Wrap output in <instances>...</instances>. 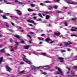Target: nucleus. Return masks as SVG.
Masks as SVG:
<instances>
[{
  "label": "nucleus",
  "mask_w": 77,
  "mask_h": 77,
  "mask_svg": "<svg viewBox=\"0 0 77 77\" xmlns=\"http://www.w3.org/2000/svg\"><path fill=\"white\" fill-rule=\"evenodd\" d=\"M55 68H56V69H57L58 71L59 72H57V74H60L62 75L63 73L62 70V69H60V68H58L57 67H55Z\"/></svg>",
  "instance_id": "obj_1"
},
{
  "label": "nucleus",
  "mask_w": 77,
  "mask_h": 77,
  "mask_svg": "<svg viewBox=\"0 0 77 77\" xmlns=\"http://www.w3.org/2000/svg\"><path fill=\"white\" fill-rule=\"evenodd\" d=\"M45 40L46 42H48V43L52 44L53 42H54V41H52L50 42H49V41H52V40L50 39V38L49 37L47 38Z\"/></svg>",
  "instance_id": "obj_2"
},
{
  "label": "nucleus",
  "mask_w": 77,
  "mask_h": 77,
  "mask_svg": "<svg viewBox=\"0 0 77 77\" xmlns=\"http://www.w3.org/2000/svg\"><path fill=\"white\" fill-rule=\"evenodd\" d=\"M31 68L32 69H33V70H35V69H39V68H41V66H40L39 67H35L34 66H31Z\"/></svg>",
  "instance_id": "obj_3"
},
{
  "label": "nucleus",
  "mask_w": 77,
  "mask_h": 77,
  "mask_svg": "<svg viewBox=\"0 0 77 77\" xmlns=\"http://www.w3.org/2000/svg\"><path fill=\"white\" fill-rule=\"evenodd\" d=\"M27 21L28 22H29V23H33V24H34L35 25H36V24H37L33 20H27Z\"/></svg>",
  "instance_id": "obj_4"
},
{
  "label": "nucleus",
  "mask_w": 77,
  "mask_h": 77,
  "mask_svg": "<svg viewBox=\"0 0 77 77\" xmlns=\"http://www.w3.org/2000/svg\"><path fill=\"white\" fill-rule=\"evenodd\" d=\"M6 68L7 69V71H11V69L9 67V66L7 65L6 66Z\"/></svg>",
  "instance_id": "obj_5"
},
{
  "label": "nucleus",
  "mask_w": 77,
  "mask_h": 77,
  "mask_svg": "<svg viewBox=\"0 0 77 77\" xmlns=\"http://www.w3.org/2000/svg\"><path fill=\"white\" fill-rule=\"evenodd\" d=\"M3 57H2L0 58V64H1L2 62H3Z\"/></svg>",
  "instance_id": "obj_6"
},
{
  "label": "nucleus",
  "mask_w": 77,
  "mask_h": 77,
  "mask_svg": "<svg viewBox=\"0 0 77 77\" xmlns=\"http://www.w3.org/2000/svg\"><path fill=\"white\" fill-rule=\"evenodd\" d=\"M55 35H56V36H59L60 35V33L59 32L57 33L54 32Z\"/></svg>",
  "instance_id": "obj_7"
},
{
  "label": "nucleus",
  "mask_w": 77,
  "mask_h": 77,
  "mask_svg": "<svg viewBox=\"0 0 77 77\" xmlns=\"http://www.w3.org/2000/svg\"><path fill=\"white\" fill-rule=\"evenodd\" d=\"M28 11L29 12H33V11H34V10H32L30 8H29L28 9Z\"/></svg>",
  "instance_id": "obj_8"
},
{
  "label": "nucleus",
  "mask_w": 77,
  "mask_h": 77,
  "mask_svg": "<svg viewBox=\"0 0 77 77\" xmlns=\"http://www.w3.org/2000/svg\"><path fill=\"white\" fill-rule=\"evenodd\" d=\"M24 47L26 48V49H28L30 48V46H24Z\"/></svg>",
  "instance_id": "obj_9"
},
{
  "label": "nucleus",
  "mask_w": 77,
  "mask_h": 77,
  "mask_svg": "<svg viewBox=\"0 0 77 77\" xmlns=\"http://www.w3.org/2000/svg\"><path fill=\"white\" fill-rule=\"evenodd\" d=\"M25 62H27V63H28L29 64H30V63H31V62H30V61H29L28 60H25Z\"/></svg>",
  "instance_id": "obj_10"
},
{
  "label": "nucleus",
  "mask_w": 77,
  "mask_h": 77,
  "mask_svg": "<svg viewBox=\"0 0 77 77\" xmlns=\"http://www.w3.org/2000/svg\"><path fill=\"white\" fill-rule=\"evenodd\" d=\"M66 3H69V4H73V3H74L73 2L71 3L68 0L66 1Z\"/></svg>",
  "instance_id": "obj_11"
},
{
  "label": "nucleus",
  "mask_w": 77,
  "mask_h": 77,
  "mask_svg": "<svg viewBox=\"0 0 77 77\" xmlns=\"http://www.w3.org/2000/svg\"><path fill=\"white\" fill-rule=\"evenodd\" d=\"M50 17V16L49 15H47L46 16V19H49Z\"/></svg>",
  "instance_id": "obj_12"
},
{
  "label": "nucleus",
  "mask_w": 77,
  "mask_h": 77,
  "mask_svg": "<svg viewBox=\"0 0 77 77\" xmlns=\"http://www.w3.org/2000/svg\"><path fill=\"white\" fill-rule=\"evenodd\" d=\"M4 1L5 3H6V4H8L9 5H10V4H11L10 3H8V1H6V0H4Z\"/></svg>",
  "instance_id": "obj_13"
},
{
  "label": "nucleus",
  "mask_w": 77,
  "mask_h": 77,
  "mask_svg": "<svg viewBox=\"0 0 77 77\" xmlns=\"http://www.w3.org/2000/svg\"><path fill=\"white\" fill-rule=\"evenodd\" d=\"M38 39H39V40H44V38H43L42 37H41H41H38Z\"/></svg>",
  "instance_id": "obj_14"
},
{
  "label": "nucleus",
  "mask_w": 77,
  "mask_h": 77,
  "mask_svg": "<svg viewBox=\"0 0 77 77\" xmlns=\"http://www.w3.org/2000/svg\"><path fill=\"white\" fill-rule=\"evenodd\" d=\"M38 15L40 17H41V18H43V17L42 16V14L41 13H39L38 14Z\"/></svg>",
  "instance_id": "obj_15"
},
{
  "label": "nucleus",
  "mask_w": 77,
  "mask_h": 77,
  "mask_svg": "<svg viewBox=\"0 0 77 77\" xmlns=\"http://www.w3.org/2000/svg\"><path fill=\"white\" fill-rule=\"evenodd\" d=\"M24 70L23 71L20 72V74H24Z\"/></svg>",
  "instance_id": "obj_16"
},
{
  "label": "nucleus",
  "mask_w": 77,
  "mask_h": 77,
  "mask_svg": "<svg viewBox=\"0 0 77 77\" xmlns=\"http://www.w3.org/2000/svg\"><path fill=\"white\" fill-rule=\"evenodd\" d=\"M31 6L32 7H35V6H36V5L35 4H31Z\"/></svg>",
  "instance_id": "obj_17"
},
{
  "label": "nucleus",
  "mask_w": 77,
  "mask_h": 77,
  "mask_svg": "<svg viewBox=\"0 0 77 77\" xmlns=\"http://www.w3.org/2000/svg\"><path fill=\"white\" fill-rule=\"evenodd\" d=\"M71 30L72 31H73V32H75V31H77V30L76 29H71Z\"/></svg>",
  "instance_id": "obj_18"
},
{
  "label": "nucleus",
  "mask_w": 77,
  "mask_h": 77,
  "mask_svg": "<svg viewBox=\"0 0 77 77\" xmlns=\"http://www.w3.org/2000/svg\"><path fill=\"white\" fill-rule=\"evenodd\" d=\"M41 55H43V56H45V54H46V53H41Z\"/></svg>",
  "instance_id": "obj_19"
},
{
  "label": "nucleus",
  "mask_w": 77,
  "mask_h": 77,
  "mask_svg": "<svg viewBox=\"0 0 77 77\" xmlns=\"http://www.w3.org/2000/svg\"><path fill=\"white\" fill-rule=\"evenodd\" d=\"M14 36L17 38H20V36L18 35H14Z\"/></svg>",
  "instance_id": "obj_20"
},
{
  "label": "nucleus",
  "mask_w": 77,
  "mask_h": 77,
  "mask_svg": "<svg viewBox=\"0 0 77 77\" xmlns=\"http://www.w3.org/2000/svg\"><path fill=\"white\" fill-rule=\"evenodd\" d=\"M49 7L50 8H49V10H51V9H52V8H53V7L51 6L50 5H49Z\"/></svg>",
  "instance_id": "obj_21"
},
{
  "label": "nucleus",
  "mask_w": 77,
  "mask_h": 77,
  "mask_svg": "<svg viewBox=\"0 0 77 77\" xmlns=\"http://www.w3.org/2000/svg\"><path fill=\"white\" fill-rule=\"evenodd\" d=\"M58 59L60 60H63V59H64V58L62 57H59V58H58Z\"/></svg>",
  "instance_id": "obj_22"
},
{
  "label": "nucleus",
  "mask_w": 77,
  "mask_h": 77,
  "mask_svg": "<svg viewBox=\"0 0 77 77\" xmlns=\"http://www.w3.org/2000/svg\"><path fill=\"white\" fill-rule=\"evenodd\" d=\"M64 45H69V44L67 43H64Z\"/></svg>",
  "instance_id": "obj_23"
},
{
  "label": "nucleus",
  "mask_w": 77,
  "mask_h": 77,
  "mask_svg": "<svg viewBox=\"0 0 77 77\" xmlns=\"http://www.w3.org/2000/svg\"><path fill=\"white\" fill-rule=\"evenodd\" d=\"M64 23L65 26H68V24H67V22H65Z\"/></svg>",
  "instance_id": "obj_24"
},
{
  "label": "nucleus",
  "mask_w": 77,
  "mask_h": 77,
  "mask_svg": "<svg viewBox=\"0 0 77 77\" xmlns=\"http://www.w3.org/2000/svg\"><path fill=\"white\" fill-rule=\"evenodd\" d=\"M46 3H51V2L50 1H46Z\"/></svg>",
  "instance_id": "obj_25"
},
{
  "label": "nucleus",
  "mask_w": 77,
  "mask_h": 77,
  "mask_svg": "<svg viewBox=\"0 0 77 77\" xmlns=\"http://www.w3.org/2000/svg\"><path fill=\"white\" fill-rule=\"evenodd\" d=\"M23 59L24 61H25V62H26V60H27V59H26V57H23Z\"/></svg>",
  "instance_id": "obj_26"
},
{
  "label": "nucleus",
  "mask_w": 77,
  "mask_h": 77,
  "mask_svg": "<svg viewBox=\"0 0 77 77\" xmlns=\"http://www.w3.org/2000/svg\"><path fill=\"white\" fill-rule=\"evenodd\" d=\"M46 66V69H49L50 68V67L49 66Z\"/></svg>",
  "instance_id": "obj_27"
},
{
  "label": "nucleus",
  "mask_w": 77,
  "mask_h": 77,
  "mask_svg": "<svg viewBox=\"0 0 77 77\" xmlns=\"http://www.w3.org/2000/svg\"><path fill=\"white\" fill-rule=\"evenodd\" d=\"M3 17L4 19H6V16L4 15L3 16Z\"/></svg>",
  "instance_id": "obj_28"
},
{
  "label": "nucleus",
  "mask_w": 77,
  "mask_h": 77,
  "mask_svg": "<svg viewBox=\"0 0 77 77\" xmlns=\"http://www.w3.org/2000/svg\"><path fill=\"white\" fill-rule=\"evenodd\" d=\"M43 69H46V66H43Z\"/></svg>",
  "instance_id": "obj_29"
},
{
  "label": "nucleus",
  "mask_w": 77,
  "mask_h": 77,
  "mask_svg": "<svg viewBox=\"0 0 77 77\" xmlns=\"http://www.w3.org/2000/svg\"><path fill=\"white\" fill-rule=\"evenodd\" d=\"M57 13H62V11H58L57 12Z\"/></svg>",
  "instance_id": "obj_30"
},
{
  "label": "nucleus",
  "mask_w": 77,
  "mask_h": 77,
  "mask_svg": "<svg viewBox=\"0 0 77 77\" xmlns=\"http://www.w3.org/2000/svg\"><path fill=\"white\" fill-rule=\"evenodd\" d=\"M27 36L29 38H31V36L29 35H27Z\"/></svg>",
  "instance_id": "obj_31"
},
{
  "label": "nucleus",
  "mask_w": 77,
  "mask_h": 77,
  "mask_svg": "<svg viewBox=\"0 0 77 77\" xmlns=\"http://www.w3.org/2000/svg\"><path fill=\"white\" fill-rule=\"evenodd\" d=\"M1 51L2 53H3L4 52V49L1 50Z\"/></svg>",
  "instance_id": "obj_32"
},
{
  "label": "nucleus",
  "mask_w": 77,
  "mask_h": 77,
  "mask_svg": "<svg viewBox=\"0 0 77 77\" xmlns=\"http://www.w3.org/2000/svg\"><path fill=\"white\" fill-rule=\"evenodd\" d=\"M21 41L20 42H21V43H24V40H21Z\"/></svg>",
  "instance_id": "obj_33"
},
{
  "label": "nucleus",
  "mask_w": 77,
  "mask_h": 77,
  "mask_svg": "<svg viewBox=\"0 0 77 77\" xmlns=\"http://www.w3.org/2000/svg\"><path fill=\"white\" fill-rule=\"evenodd\" d=\"M15 11L17 12H21V11H20V10H15Z\"/></svg>",
  "instance_id": "obj_34"
},
{
  "label": "nucleus",
  "mask_w": 77,
  "mask_h": 77,
  "mask_svg": "<svg viewBox=\"0 0 77 77\" xmlns=\"http://www.w3.org/2000/svg\"><path fill=\"white\" fill-rule=\"evenodd\" d=\"M20 64H24V62H22L20 63Z\"/></svg>",
  "instance_id": "obj_35"
},
{
  "label": "nucleus",
  "mask_w": 77,
  "mask_h": 77,
  "mask_svg": "<svg viewBox=\"0 0 77 77\" xmlns=\"http://www.w3.org/2000/svg\"><path fill=\"white\" fill-rule=\"evenodd\" d=\"M68 51H71V50L70 48H68Z\"/></svg>",
  "instance_id": "obj_36"
},
{
  "label": "nucleus",
  "mask_w": 77,
  "mask_h": 77,
  "mask_svg": "<svg viewBox=\"0 0 77 77\" xmlns=\"http://www.w3.org/2000/svg\"><path fill=\"white\" fill-rule=\"evenodd\" d=\"M33 18L34 19H36L37 18V17L36 16H35L33 17Z\"/></svg>",
  "instance_id": "obj_37"
},
{
  "label": "nucleus",
  "mask_w": 77,
  "mask_h": 77,
  "mask_svg": "<svg viewBox=\"0 0 77 77\" xmlns=\"http://www.w3.org/2000/svg\"><path fill=\"white\" fill-rule=\"evenodd\" d=\"M43 74H44L45 75H46L47 74V73L45 72H43L42 73Z\"/></svg>",
  "instance_id": "obj_38"
},
{
  "label": "nucleus",
  "mask_w": 77,
  "mask_h": 77,
  "mask_svg": "<svg viewBox=\"0 0 77 77\" xmlns=\"http://www.w3.org/2000/svg\"><path fill=\"white\" fill-rule=\"evenodd\" d=\"M71 36H76V35H71Z\"/></svg>",
  "instance_id": "obj_39"
},
{
  "label": "nucleus",
  "mask_w": 77,
  "mask_h": 77,
  "mask_svg": "<svg viewBox=\"0 0 77 77\" xmlns=\"http://www.w3.org/2000/svg\"><path fill=\"white\" fill-rule=\"evenodd\" d=\"M63 8H64L65 9H68V8L66 7H64Z\"/></svg>",
  "instance_id": "obj_40"
},
{
  "label": "nucleus",
  "mask_w": 77,
  "mask_h": 77,
  "mask_svg": "<svg viewBox=\"0 0 77 77\" xmlns=\"http://www.w3.org/2000/svg\"><path fill=\"white\" fill-rule=\"evenodd\" d=\"M57 6H55L54 7V9H57Z\"/></svg>",
  "instance_id": "obj_41"
},
{
  "label": "nucleus",
  "mask_w": 77,
  "mask_h": 77,
  "mask_svg": "<svg viewBox=\"0 0 77 77\" xmlns=\"http://www.w3.org/2000/svg\"><path fill=\"white\" fill-rule=\"evenodd\" d=\"M19 4H20V5H22V4H23V3L21 2H19Z\"/></svg>",
  "instance_id": "obj_42"
},
{
  "label": "nucleus",
  "mask_w": 77,
  "mask_h": 77,
  "mask_svg": "<svg viewBox=\"0 0 77 77\" xmlns=\"http://www.w3.org/2000/svg\"><path fill=\"white\" fill-rule=\"evenodd\" d=\"M11 51H14V50L13 48L11 49Z\"/></svg>",
  "instance_id": "obj_43"
},
{
  "label": "nucleus",
  "mask_w": 77,
  "mask_h": 77,
  "mask_svg": "<svg viewBox=\"0 0 77 77\" xmlns=\"http://www.w3.org/2000/svg\"><path fill=\"white\" fill-rule=\"evenodd\" d=\"M0 12L1 13H3V11L0 10Z\"/></svg>",
  "instance_id": "obj_44"
},
{
  "label": "nucleus",
  "mask_w": 77,
  "mask_h": 77,
  "mask_svg": "<svg viewBox=\"0 0 77 77\" xmlns=\"http://www.w3.org/2000/svg\"><path fill=\"white\" fill-rule=\"evenodd\" d=\"M18 2V1L17 0H15V3H17V2Z\"/></svg>",
  "instance_id": "obj_45"
},
{
  "label": "nucleus",
  "mask_w": 77,
  "mask_h": 77,
  "mask_svg": "<svg viewBox=\"0 0 77 77\" xmlns=\"http://www.w3.org/2000/svg\"><path fill=\"white\" fill-rule=\"evenodd\" d=\"M40 5H42V6H44V4H43V3H40Z\"/></svg>",
  "instance_id": "obj_46"
},
{
  "label": "nucleus",
  "mask_w": 77,
  "mask_h": 77,
  "mask_svg": "<svg viewBox=\"0 0 77 77\" xmlns=\"http://www.w3.org/2000/svg\"><path fill=\"white\" fill-rule=\"evenodd\" d=\"M74 5H77V2H75V3H74Z\"/></svg>",
  "instance_id": "obj_47"
},
{
  "label": "nucleus",
  "mask_w": 77,
  "mask_h": 77,
  "mask_svg": "<svg viewBox=\"0 0 77 77\" xmlns=\"http://www.w3.org/2000/svg\"><path fill=\"white\" fill-rule=\"evenodd\" d=\"M17 14H18V15H22V14H21V13H18Z\"/></svg>",
  "instance_id": "obj_48"
},
{
  "label": "nucleus",
  "mask_w": 77,
  "mask_h": 77,
  "mask_svg": "<svg viewBox=\"0 0 77 77\" xmlns=\"http://www.w3.org/2000/svg\"><path fill=\"white\" fill-rule=\"evenodd\" d=\"M48 12H44V13H45V14H48Z\"/></svg>",
  "instance_id": "obj_49"
},
{
  "label": "nucleus",
  "mask_w": 77,
  "mask_h": 77,
  "mask_svg": "<svg viewBox=\"0 0 77 77\" xmlns=\"http://www.w3.org/2000/svg\"><path fill=\"white\" fill-rule=\"evenodd\" d=\"M56 1L57 2H60V0H56Z\"/></svg>",
  "instance_id": "obj_50"
},
{
  "label": "nucleus",
  "mask_w": 77,
  "mask_h": 77,
  "mask_svg": "<svg viewBox=\"0 0 77 77\" xmlns=\"http://www.w3.org/2000/svg\"><path fill=\"white\" fill-rule=\"evenodd\" d=\"M33 53H34V54H37V53H36V52H33Z\"/></svg>",
  "instance_id": "obj_51"
},
{
  "label": "nucleus",
  "mask_w": 77,
  "mask_h": 77,
  "mask_svg": "<svg viewBox=\"0 0 77 77\" xmlns=\"http://www.w3.org/2000/svg\"><path fill=\"white\" fill-rule=\"evenodd\" d=\"M16 45H18V43L17 42H16Z\"/></svg>",
  "instance_id": "obj_52"
},
{
  "label": "nucleus",
  "mask_w": 77,
  "mask_h": 77,
  "mask_svg": "<svg viewBox=\"0 0 77 77\" xmlns=\"http://www.w3.org/2000/svg\"><path fill=\"white\" fill-rule=\"evenodd\" d=\"M75 60H77V56H76V57L75 58Z\"/></svg>",
  "instance_id": "obj_53"
},
{
  "label": "nucleus",
  "mask_w": 77,
  "mask_h": 77,
  "mask_svg": "<svg viewBox=\"0 0 77 77\" xmlns=\"http://www.w3.org/2000/svg\"><path fill=\"white\" fill-rule=\"evenodd\" d=\"M67 69H68L69 71H70V69L69 68H67Z\"/></svg>",
  "instance_id": "obj_54"
},
{
  "label": "nucleus",
  "mask_w": 77,
  "mask_h": 77,
  "mask_svg": "<svg viewBox=\"0 0 77 77\" xmlns=\"http://www.w3.org/2000/svg\"><path fill=\"white\" fill-rule=\"evenodd\" d=\"M10 42H12V39H10Z\"/></svg>",
  "instance_id": "obj_55"
},
{
  "label": "nucleus",
  "mask_w": 77,
  "mask_h": 77,
  "mask_svg": "<svg viewBox=\"0 0 77 77\" xmlns=\"http://www.w3.org/2000/svg\"><path fill=\"white\" fill-rule=\"evenodd\" d=\"M11 24L13 26L14 25V23H11Z\"/></svg>",
  "instance_id": "obj_56"
},
{
  "label": "nucleus",
  "mask_w": 77,
  "mask_h": 77,
  "mask_svg": "<svg viewBox=\"0 0 77 77\" xmlns=\"http://www.w3.org/2000/svg\"><path fill=\"white\" fill-rule=\"evenodd\" d=\"M29 25L30 26H32V24H29Z\"/></svg>",
  "instance_id": "obj_57"
},
{
  "label": "nucleus",
  "mask_w": 77,
  "mask_h": 77,
  "mask_svg": "<svg viewBox=\"0 0 77 77\" xmlns=\"http://www.w3.org/2000/svg\"><path fill=\"white\" fill-rule=\"evenodd\" d=\"M15 18H17V19H18V17H15Z\"/></svg>",
  "instance_id": "obj_58"
},
{
  "label": "nucleus",
  "mask_w": 77,
  "mask_h": 77,
  "mask_svg": "<svg viewBox=\"0 0 77 77\" xmlns=\"http://www.w3.org/2000/svg\"><path fill=\"white\" fill-rule=\"evenodd\" d=\"M74 68H75V69H77V67L75 66L74 67Z\"/></svg>",
  "instance_id": "obj_59"
},
{
  "label": "nucleus",
  "mask_w": 77,
  "mask_h": 77,
  "mask_svg": "<svg viewBox=\"0 0 77 77\" xmlns=\"http://www.w3.org/2000/svg\"><path fill=\"white\" fill-rule=\"evenodd\" d=\"M6 27H8L9 26V25H6Z\"/></svg>",
  "instance_id": "obj_60"
},
{
  "label": "nucleus",
  "mask_w": 77,
  "mask_h": 77,
  "mask_svg": "<svg viewBox=\"0 0 77 77\" xmlns=\"http://www.w3.org/2000/svg\"><path fill=\"white\" fill-rule=\"evenodd\" d=\"M10 17H11V18H13V16H10Z\"/></svg>",
  "instance_id": "obj_61"
},
{
  "label": "nucleus",
  "mask_w": 77,
  "mask_h": 77,
  "mask_svg": "<svg viewBox=\"0 0 77 77\" xmlns=\"http://www.w3.org/2000/svg\"><path fill=\"white\" fill-rule=\"evenodd\" d=\"M71 75H68L67 76V77H71Z\"/></svg>",
  "instance_id": "obj_62"
},
{
  "label": "nucleus",
  "mask_w": 77,
  "mask_h": 77,
  "mask_svg": "<svg viewBox=\"0 0 77 77\" xmlns=\"http://www.w3.org/2000/svg\"><path fill=\"white\" fill-rule=\"evenodd\" d=\"M31 34H32V35L34 34V33L33 32H31Z\"/></svg>",
  "instance_id": "obj_63"
},
{
  "label": "nucleus",
  "mask_w": 77,
  "mask_h": 77,
  "mask_svg": "<svg viewBox=\"0 0 77 77\" xmlns=\"http://www.w3.org/2000/svg\"><path fill=\"white\" fill-rule=\"evenodd\" d=\"M37 21H42V20H38Z\"/></svg>",
  "instance_id": "obj_64"
}]
</instances>
